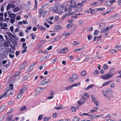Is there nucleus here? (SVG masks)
Wrapping results in <instances>:
<instances>
[{"instance_id": "nucleus-1", "label": "nucleus", "mask_w": 121, "mask_h": 121, "mask_svg": "<svg viewBox=\"0 0 121 121\" xmlns=\"http://www.w3.org/2000/svg\"><path fill=\"white\" fill-rule=\"evenodd\" d=\"M113 75V73H108L101 76L100 78L103 80H107L111 78Z\"/></svg>"}, {"instance_id": "nucleus-2", "label": "nucleus", "mask_w": 121, "mask_h": 121, "mask_svg": "<svg viewBox=\"0 0 121 121\" xmlns=\"http://www.w3.org/2000/svg\"><path fill=\"white\" fill-rule=\"evenodd\" d=\"M81 84V83L80 82L74 84H72L71 86H69L68 87H66L65 89L66 90H70L72 89V88L73 87H78Z\"/></svg>"}, {"instance_id": "nucleus-3", "label": "nucleus", "mask_w": 121, "mask_h": 121, "mask_svg": "<svg viewBox=\"0 0 121 121\" xmlns=\"http://www.w3.org/2000/svg\"><path fill=\"white\" fill-rule=\"evenodd\" d=\"M64 7V5H59L56 13L60 14L62 13H63L62 10Z\"/></svg>"}, {"instance_id": "nucleus-4", "label": "nucleus", "mask_w": 121, "mask_h": 121, "mask_svg": "<svg viewBox=\"0 0 121 121\" xmlns=\"http://www.w3.org/2000/svg\"><path fill=\"white\" fill-rule=\"evenodd\" d=\"M13 1H12L7 5L6 9L7 10H8L11 8L14 9L15 7V5L13 4Z\"/></svg>"}, {"instance_id": "nucleus-5", "label": "nucleus", "mask_w": 121, "mask_h": 121, "mask_svg": "<svg viewBox=\"0 0 121 121\" xmlns=\"http://www.w3.org/2000/svg\"><path fill=\"white\" fill-rule=\"evenodd\" d=\"M91 97L92 98V100L96 106H99V103L96 99L94 96L93 95H91Z\"/></svg>"}, {"instance_id": "nucleus-6", "label": "nucleus", "mask_w": 121, "mask_h": 121, "mask_svg": "<svg viewBox=\"0 0 121 121\" xmlns=\"http://www.w3.org/2000/svg\"><path fill=\"white\" fill-rule=\"evenodd\" d=\"M85 98L81 99L78 102V104L79 105L83 104L85 102Z\"/></svg>"}, {"instance_id": "nucleus-7", "label": "nucleus", "mask_w": 121, "mask_h": 121, "mask_svg": "<svg viewBox=\"0 0 121 121\" xmlns=\"http://www.w3.org/2000/svg\"><path fill=\"white\" fill-rule=\"evenodd\" d=\"M26 61L23 62L20 65L19 70H21L24 69L26 66Z\"/></svg>"}, {"instance_id": "nucleus-8", "label": "nucleus", "mask_w": 121, "mask_h": 121, "mask_svg": "<svg viewBox=\"0 0 121 121\" xmlns=\"http://www.w3.org/2000/svg\"><path fill=\"white\" fill-rule=\"evenodd\" d=\"M112 27V26H109L106 28V29L103 30H101L100 33H102L103 32H107L110 30Z\"/></svg>"}, {"instance_id": "nucleus-9", "label": "nucleus", "mask_w": 121, "mask_h": 121, "mask_svg": "<svg viewBox=\"0 0 121 121\" xmlns=\"http://www.w3.org/2000/svg\"><path fill=\"white\" fill-rule=\"evenodd\" d=\"M102 93L103 94L104 96L108 100H110L111 99V97L110 95H108L106 94L105 91L104 90H102Z\"/></svg>"}, {"instance_id": "nucleus-10", "label": "nucleus", "mask_w": 121, "mask_h": 121, "mask_svg": "<svg viewBox=\"0 0 121 121\" xmlns=\"http://www.w3.org/2000/svg\"><path fill=\"white\" fill-rule=\"evenodd\" d=\"M59 6V5L58 4H55L54 7H53L52 10L55 13H56L57 8Z\"/></svg>"}, {"instance_id": "nucleus-11", "label": "nucleus", "mask_w": 121, "mask_h": 121, "mask_svg": "<svg viewBox=\"0 0 121 121\" xmlns=\"http://www.w3.org/2000/svg\"><path fill=\"white\" fill-rule=\"evenodd\" d=\"M74 13L73 12H72V13H66L65 15H64L62 17V19H65L66 17H67L71 15H72Z\"/></svg>"}, {"instance_id": "nucleus-12", "label": "nucleus", "mask_w": 121, "mask_h": 121, "mask_svg": "<svg viewBox=\"0 0 121 121\" xmlns=\"http://www.w3.org/2000/svg\"><path fill=\"white\" fill-rule=\"evenodd\" d=\"M36 63L35 64H32L30 65L28 69V70L29 71H31L32 70L33 67L35 65Z\"/></svg>"}, {"instance_id": "nucleus-13", "label": "nucleus", "mask_w": 121, "mask_h": 121, "mask_svg": "<svg viewBox=\"0 0 121 121\" xmlns=\"http://www.w3.org/2000/svg\"><path fill=\"white\" fill-rule=\"evenodd\" d=\"M23 93L20 91L19 92L17 97V99H20L22 97Z\"/></svg>"}, {"instance_id": "nucleus-14", "label": "nucleus", "mask_w": 121, "mask_h": 121, "mask_svg": "<svg viewBox=\"0 0 121 121\" xmlns=\"http://www.w3.org/2000/svg\"><path fill=\"white\" fill-rule=\"evenodd\" d=\"M16 16L15 15L10 17V22L11 23H13L15 22Z\"/></svg>"}, {"instance_id": "nucleus-15", "label": "nucleus", "mask_w": 121, "mask_h": 121, "mask_svg": "<svg viewBox=\"0 0 121 121\" xmlns=\"http://www.w3.org/2000/svg\"><path fill=\"white\" fill-rule=\"evenodd\" d=\"M62 52V54H65L68 52V50L66 48H64L61 49Z\"/></svg>"}, {"instance_id": "nucleus-16", "label": "nucleus", "mask_w": 121, "mask_h": 121, "mask_svg": "<svg viewBox=\"0 0 121 121\" xmlns=\"http://www.w3.org/2000/svg\"><path fill=\"white\" fill-rule=\"evenodd\" d=\"M1 28L2 29H5V28L6 27L8 26L7 24L5 23H4L3 24L2 23V26H0Z\"/></svg>"}, {"instance_id": "nucleus-17", "label": "nucleus", "mask_w": 121, "mask_h": 121, "mask_svg": "<svg viewBox=\"0 0 121 121\" xmlns=\"http://www.w3.org/2000/svg\"><path fill=\"white\" fill-rule=\"evenodd\" d=\"M56 105L55 107L54 108L56 109H60L62 108L63 106V105H62L60 104L58 106L57 104H56Z\"/></svg>"}, {"instance_id": "nucleus-18", "label": "nucleus", "mask_w": 121, "mask_h": 121, "mask_svg": "<svg viewBox=\"0 0 121 121\" xmlns=\"http://www.w3.org/2000/svg\"><path fill=\"white\" fill-rule=\"evenodd\" d=\"M106 94L108 95H111L112 93V92L110 89H107L105 91Z\"/></svg>"}, {"instance_id": "nucleus-19", "label": "nucleus", "mask_w": 121, "mask_h": 121, "mask_svg": "<svg viewBox=\"0 0 121 121\" xmlns=\"http://www.w3.org/2000/svg\"><path fill=\"white\" fill-rule=\"evenodd\" d=\"M27 88V87L26 86H24L22 88L20 89V91L24 93L25 91L26 90Z\"/></svg>"}, {"instance_id": "nucleus-20", "label": "nucleus", "mask_w": 121, "mask_h": 121, "mask_svg": "<svg viewBox=\"0 0 121 121\" xmlns=\"http://www.w3.org/2000/svg\"><path fill=\"white\" fill-rule=\"evenodd\" d=\"M111 82V81H107L103 83L102 85V87L105 86H106L109 85L110 83Z\"/></svg>"}, {"instance_id": "nucleus-21", "label": "nucleus", "mask_w": 121, "mask_h": 121, "mask_svg": "<svg viewBox=\"0 0 121 121\" xmlns=\"http://www.w3.org/2000/svg\"><path fill=\"white\" fill-rule=\"evenodd\" d=\"M115 115L113 113L108 114L105 116V118H108V117L111 118L113 117Z\"/></svg>"}, {"instance_id": "nucleus-22", "label": "nucleus", "mask_w": 121, "mask_h": 121, "mask_svg": "<svg viewBox=\"0 0 121 121\" xmlns=\"http://www.w3.org/2000/svg\"><path fill=\"white\" fill-rule=\"evenodd\" d=\"M105 27V23L104 22H102L101 23L99 26V27L101 28H103Z\"/></svg>"}, {"instance_id": "nucleus-23", "label": "nucleus", "mask_w": 121, "mask_h": 121, "mask_svg": "<svg viewBox=\"0 0 121 121\" xmlns=\"http://www.w3.org/2000/svg\"><path fill=\"white\" fill-rule=\"evenodd\" d=\"M95 86V85L94 84H91L89 85L87 87L85 88L84 89L85 90H88L89 88H91Z\"/></svg>"}, {"instance_id": "nucleus-24", "label": "nucleus", "mask_w": 121, "mask_h": 121, "mask_svg": "<svg viewBox=\"0 0 121 121\" xmlns=\"http://www.w3.org/2000/svg\"><path fill=\"white\" fill-rule=\"evenodd\" d=\"M105 4L107 6H109L112 4L110 1H107L105 2Z\"/></svg>"}, {"instance_id": "nucleus-25", "label": "nucleus", "mask_w": 121, "mask_h": 121, "mask_svg": "<svg viewBox=\"0 0 121 121\" xmlns=\"http://www.w3.org/2000/svg\"><path fill=\"white\" fill-rule=\"evenodd\" d=\"M39 84L40 86H43L46 84V81L44 80H42L39 83Z\"/></svg>"}, {"instance_id": "nucleus-26", "label": "nucleus", "mask_w": 121, "mask_h": 121, "mask_svg": "<svg viewBox=\"0 0 121 121\" xmlns=\"http://www.w3.org/2000/svg\"><path fill=\"white\" fill-rule=\"evenodd\" d=\"M20 10V9L18 7H17L15 9H13V12L14 13H16Z\"/></svg>"}, {"instance_id": "nucleus-27", "label": "nucleus", "mask_w": 121, "mask_h": 121, "mask_svg": "<svg viewBox=\"0 0 121 121\" xmlns=\"http://www.w3.org/2000/svg\"><path fill=\"white\" fill-rule=\"evenodd\" d=\"M62 28V27L60 26H55L54 28V30H60Z\"/></svg>"}, {"instance_id": "nucleus-28", "label": "nucleus", "mask_w": 121, "mask_h": 121, "mask_svg": "<svg viewBox=\"0 0 121 121\" xmlns=\"http://www.w3.org/2000/svg\"><path fill=\"white\" fill-rule=\"evenodd\" d=\"M109 52L110 53L114 54L116 53L117 51L114 49H112L109 50Z\"/></svg>"}, {"instance_id": "nucleus-29", "label": "nucleus", "mask_w": 121, "mask_h": 121, "mask_svg": "<svg viewBox=\"0 0 121 121\" xmlns=\"http://www.w3.org/2000/svg\"><path fill=\"white\" fill-rule=\"evenodd\" d=\"M80 43L79 42H78L77 41H74L73 43V46H78L80 44Z\"/></svg>"}, {"instance_id": "nucleus-30", "label": "nucleus", "mask_w": 121, "mask_h": 121, "mask_svg": "<svg viewBox=\"0 0 121 121\" xmlns=\"http://www.w3.org/2000/svg\"><path fill=\"white\" fill-rule=\"evenodd\" d=\"M6 107V105H4L1 107L0 108V113L3 111Z\"/></svg>"}, {"instance_id": "nucleus-31", "label": "nucleus", "mask_w": 121, "mask_h": 121, "mask_svg": "<svg viewBox=\"0 0 121 121\" xmlns=\"http://www.w3.org/2000/svg\"><path fill=\"white\" fill-rule=\"evenodd\" d=\"M60 36V38H62L64 40L66 38L67 36L66 33H64L61 35Z\"/></svg>"}, {"instance_id": "nucleus-32", "label": "nucleus", "mask_w": 121, "mask_h": 121, "mask_svg": "<svg viewBox=\"0 0 121 121\" xmlns=\"http://www.w3.org/2000/svg\"><path fill=\"white\" fill-rule=\"evenodd\" d=\"M51 118V117H44L43 118V119L44 121H48Z\"/></svg>"}, {"instance_id": "nucleus-33", "label": "nucleus", "mask_w": 121, "mask_h": 121, "mask_svg": "<svg viewBox=\"0 0 121 121\" xmlns=\"http://www.w3.org/2000/svg\"><path fill=\"white\" fill-rule=\"evenodd\" d=\"M69 6L70 7V8H69V11H70L71 10V8H76L77 7V5H69Z\"/></svg>"}, {"instance_id": "nucleus-34", "label": "nucleus", "mask_w": 121, "mask_h": 121, "mask_svg": "<svg viewBox=\"0 0 121 121\" xmlns=\"http://www.w3.org/2000/svg\"><path fill=\"white\" fill-rule=\"evenodd\" d=\"M73 25L72 23H70L67 24L66 26V27L67 29H70L72 28Z\"/></svg>"}, {"instance_id": "nucleus-35", "label": "nucleus", "mask_w": 121, "mask_h": 121, "mask_svg": "<svg viewBox=\"0 0 121 121\" xmlns=\"http://www.w3.org/2000/svg\"><path fill=\"white\" fill-rule=\"evenodd\" d=\"M105 9V8L104 7L99 8L97 9V11H102L104 10Z\"/></svg>"}, {"instance_id": "nucleus-36", "label": "nucleus", "mask_w": 121, "mask_h": 121, "mask_svg": "<svg viewBox=\"0 0 121 121\" xmlns=\"http://www.w3.org/2000/svg\"><path fill=\"white\" fill-rule=\"evenodd\" d=\"M72 77L73 78L76 80H77L78 79V78L76 74H73L72 75Z\"/></svg>"}, {"instance_id": "nucleus-37", "label": "nucleus", "mask_w": 121, "mask_h": 121, "mask_svg": "<svg viewBox=\"0 0 121 121\" xmlns=\"http://www.w3.org/2000/svg\"><path fill=\"white\" fill-rule=\"evenodd\" d=\"M43 90V88L41 87L38 88L37 89V92L39 93Z\"/></svg>"}, {"instance_id": "nucleus-38", "label": "nucleus", "mask_w": 121, "mask_h": 121, "mask_svg": "<svg viewBox=\"0 0 121 121\" xmlns=\"http://www.w3.org/2000/svg\"><path fill=\"white\" fill-rule=\"evenodd\" d=\"M43 8H41L40 9H39V13L40 14V15L39 16L40 17H41L42 16L41 15V14L43 13Z\"/></svg>"}, {"instance_id": "nucleus-39", "label": "nucleus", "mask_w": 121, "mask_h": 121, "mask_svg": "<svg viewBox=\"0 0 121 121\" xmlns=\"http://www.w3.org/2000/svg\"><path fill=\"white\" fill-rule=\"evenodd\" d=\"M20 74V73L18 72H17L15 74V76L14 77L13 81H14L15 79H17L16 78Z\"/></svg>"}, {"instance_id": "nucleus-40", "label": "nucleus", "mask_w": 121, "mask_h": 121, "mask_svg": "<svg viewBox=\"0 0 121 121\" xmlns=\"http://www.w3.org/2000/svg\"><path fill=\"white\" fill-rule=\"evenodd\" d=\"M86 72L84 70H83L82 71L81 73V75L82 76H83L86 75Z\"/></svg>"}, {"instance_id": "nucleus-41", "label": "nucleus", "mask_w": 121, "mask_h": 121, "mask_svg": "<svg viewBox=\"0 0 121 121\" xmlns=\"http://www.w3.org/2000/svg\"><path fill=\"white\" fill-rule=\"evenodd\" d=\"M82 48H80L78 49V48H76L74 49V52H78V51H82Z\"/></svg>"}, {"instance_id": "nucleus-42", "label": "nucleus", "mask_w": 121, "mask_h": 121, "mask_svg": "<svg viewBox=\"0 0 121 121\" xmlns=\"http://www.w3.org/2000/svg\"><path fill=\"white\" fill-rule=\"evenodd\" d=\"M48 14V12L46 10L44 13L43 16V17L44 18Z\"/></svg>"}, {"instance_id": "nucleus-43", "label": "nucleus", "mask_w": 121, "mask_h": 121, "mask_svg": "<svg viewBox=\"0 0 121 121\" xmlns=\"http://www.w3.org/2000/svg\"><path fill=\"white\" fill-rule=\"evenodd\" d=\"M84 1H82L80 2L79 3L77 4V5H79L80 6H82L83 4Z\"/></svg>"}, {"instance_id": "nucleus-44", "label": "nucleus", "mask_w": 121, "mask_h": 121, "mask_svg": "<svg viewBox=\"0 0 121 121\" xmlns=\"http://www.w3.org/2000/svg\"><path fill=\"white\" fill-rule=\"evenodd\" d=\"M26 107L25 106H23L21 108L20 110L21 111H23L26 109Z\"/></svg>"}, {"instance_id": "nucleus-45", "label": "nucleus", "mask_w": 121, "mask_h": 121, "mask_svg": "<svg viewBox=\"0 0 121 121\" xmlns=\"http://www.w3.org/2000/svg\"><path fill=\"white\" fill-rule=\"evenodd\" d=\"M3 17H0V26H2V23H3Z\"/></svg>"}, {"instance_id": "nucleus-46", "label": "nucleus", "mask_w": 121, "mask_h": 121, "mask_svg": "<svg viewBox=\"0 0 121 121\" xmlns=\"http://www.w3.org/2000/svg\"><path fill=\"white\" fill-rule=\"evenodd\" d=\"M57 53L58 54H62V52L61 49H59L56 51Z\"/></svg>"}, {"instance_id": "nucleus-47", "label": "nucleus", "mask_w": 121, "mask_h": 121, "mask_svg": "<svg viewBox=\"0 0 121 121\" xmlns=\"http://www.w3.org/2000/svg\"><path fill=\"white\" fill-rule=\"evenodd\" d=\"M98 4V2H93L92 3L91 5L92 6H93L95 5H97Z\"/></svg>"}, {"instance_id": "nucleus-48", "label": "nucleus", "mask_w": 121, "mask_h": 121, "mask_svg": "<svg viewBox=\"0 0 121 121\" xmlns=\"http://www.w3.org/2000/svg\"><path fill=\"white\" fill-rule=\"evenodd\" d=\"M80 115L82 116L84 115L86 116H89V113H83L82 114H80Z\"/></svg>"}, {"instance_id": "nucleus-49", "label": "nucleus", "mask_w": 121, "mask_h": 121, "mask_svg": "<svg viewBox=\"0 0 121 121\" xmlns=\"http://www.w3.org/2000/svg\"><path fill=\"white\" fill-rule=\"evenodd\" d=\"M83 95H84L87 98H88L89 97V96L88 95L87 93L86 92H84L83 93Z\"/></svg>"}, {"instance_id": "nucleus-50", "label": "nucleus", "mask_w": 121, "mask_h": 121, "mask_svg": "<svg viewBox=\"0 0 121 121\" xmlns=\"http://www.w3.org/2000/svg\"><path fill=\"white\" fill-rule=\"evenodd\" d=\"M103 68L104 69L106 70L108 68V67L106 64H104L103 66Z\"/></svg>"}, {"instance_id": "nucleus-51", "label": "nucleus", "mask_w": 121, "mask_h": 121, "mask_svg": "<svg viewBox=\"0 0 121 121\" xmlns=\"http://www.w3.org/2000/svg\"><path fill=\"white\" fill-rule=\"evenodd\" d=\"M68 81L70 83H72L73 82V80L71 77H70L68 78Z\"/></svg>"}, {"instance_id": "nucleus-52", "label": "nucleus", "mask_w": 121, "mask_h": 121, "mask_svg": "<svg viewBox=\"0 0 121 121\" xmlns=\"http://www.w3.org/2000/svg\"><path fill=\"white\" fill-rule=\"evenodd\" d=\"M116 48L117 49L121 51V47L120 46L117 45L116 46Z\"/></svg>"}, {"instance_id": "nucleus-53", "label": "nucleus", "mask_w": 121, "mask_h": 121, "mask_svg": "<svg viewBox=\"0 0 121 121\" xmlns=\"http://www.w3.org/2000/svg\"><path fill=\"white\" fill-rule=\"evenodd\" d=\"M27 48V46H26L25 48H24L22 52L21 53L22 54H23L24 53L26 52L27 50L26 49Z\"/></svg>"}, {"instance_id": "nucleus-54", "label": "nucleus", "mask_w": 121, "mask_h": 121, "mask_svg": "<svg viewBox=\"0 0 121 121\" xmlns=\"http://www.w3.org/2000/svg\"><path fill=\"white\" fill-rule=\"evenodd\" d=\"M79 119L77 117H75L73 118V121H79Z\"/></svg>"}, {"instance_id": "nucleus-55", "label": "nucleus", "mask_w": 121, "mask_h": 121, "mask_svg": "<svg viewBox=\"0 0 121 121\" xmlns=\"http://www.w3.org/2000/svg\"><path fill=\"white\" fill-rule=\"evenodd\" d=\"M54 97V96L53 95H51L50 96H48L47 99H53Z\"/></svg>"}, {"instance_id": "nucleus-56", "label": "nucleus", "mask_w": 121, "mask_h": 121, "mask_svg": "<svg viewBox=\"0 0 121 121\" xmlns=\"http://www.w3.org/2000/svg\"><path fill=\"white\" fill-rule=\"evenodd\" d=\"M99 31L97 30H95L94 32V35H96L98 34L99 33Z\"/></svg>"}, {"instance_id": "nucleus-57", "label": "nucleus", "mask_w": 121, "mask_h": 121, "mask_svg": "<svg viewBox=\"0 0 121 121\" xmlns=\"http://www.w3.org/2000/svg\"><path fill=\"white\" fill-rule=\"evenodd\" d=\"M7 93H5L3 94V95H2V96H1V98H3L4 97L5 98L7 96Z\"/></svg>"}, {"instance_id": "nucleus-58", "label": "nucleus", "mask_w": 121, "mask_h": 121, "mask_svg": "<svg viewBox=\"0 0 121 121\" xmlns=\"http://www.w3.org/2000/svg\"><path fill=\"white\" fill-rule=\"evenodd\" d=\"M71 108L72 111L73 112H74L75 111L76 109L74 107L72 106L71 107Z\"/></svg>"}, {"instance_id": "nucleus-59", "label": "nucleus", "mask_w": 121, "mask_h": 121, "mask_svg": "<svg viewBox=\"0 0 121 121\" xmlns=\"http://www.w3.org/2000/svg\"><path fill=\"white\" fill-rule=\"evenodd\" d=\"M99 72L97 70H95L94 72V74L95 75L98 74Z\"/></svg>"}, {"instance_id": "nucleus-60", "label": "nucleus", "mask_w": 121, "mask_h": 121, "mask_svg": "<svg viewBox=\"0 0 121 121\" xmlns=\"http://www.w3.org/2000/svg\"><path fill=\"white\" fill-rule=\"evenodd\" d=\"M9 88L10 89V90H12L13 88V84H10L9 85Z\"/></svg>"}, {"instance_id": "nucleus-61", "label": "nucleus", "mask_w": 121, "mask_h": 121, "mask_svg": "<svg viewBox=\"0 0 121 121\" xmlns=\"http://www.w3.org/2000/svg\"><path fill=\"white\" fill-rule=\"evenodd\" d=\"M43 117V115H39L38 117V120H41L42 119Z\"/></svg>"}, {"instance_id": "nucleus-62", "label": "nucleus", "mask_w": 121, "mask_h": 121, "mask_svg": "<svg viewBox=\"0 0 121 121\" xmlns=\"http://www.w3.org/2000/svg\"><path fill=\"white\" fill-rule=\"evenodd\" d=\"M32 39H35V37H36V35H33V34H31Z\"/></svg>"}, {"instance_id": "nucleus-63", "label": "nucleus", "mask_w": 121, "mask_h": 121, "mask_svg": "<svg viewBox=\"0 0 121 121\" xmlns=\"http://www.w3.org/2000/svg\"><path fill=\"white\" fill-rule=\"evenodd\" d=\"M115 70V68H112L110 70V72L111 73H112Z\"/></svg>"}, {"instance_id": "nucleus-64", "label": "nucleus", "mask_w": 121, "mask_h": 121, "mask_svg": "<svg viewBox=\"0 0 121 121\" xmlns=\"http://www.w3.org/2000/svg\"><path fill=\"white\" fill-rule=\"evenodd\" d=\"M9 20V18H5L4 19V21L5 22H7Z\"/></svg>"}]
</instances>
